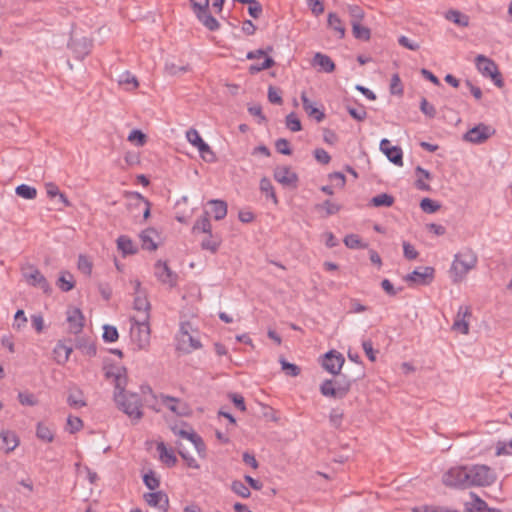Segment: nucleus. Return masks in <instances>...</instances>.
Masks as SVG:
<instances>
[{
  "instance_id": "f257e3e1",
  "label": "nucleus",
  "mask_w": 512,
  "mask_h": 512,
  "mask_svg": "<svg viewBox=\"0 0 512 512\" xmlns=\"http://www.w3.org/2000/svg\"><path fill=\"white\" fill-rule=\"evenodd\" d=\"M477 262L476 253L470 248H465L455 254L450 268L452 281L454 283L462 281L476 267Z\"/></svg>"
},
{
  "instance_id": "f03ea898",
  "label": "nucleus",
  "mask_w": 512,
  "mask_h": 512,
  "mask_svg": "<svg viewBox=\"0 0 512 512\" xmlns=\"http://www.w3.org/2000/svg\"><path fill=\"white\" fill-rule=\"evenodd\" d=\"M114 401L130 419L139 421L142 418V400L137 393H114Z\"/></svg>"
},
{
  "instance_id": "7ed1b4c3",
  "label": "nucleus",
  "mask_w": 512,
  "mask_h": 512,
  "mask_svg": "<svg viewBox=\"0 0 512 512\" xmlns=\"http://www.w3.org/2000/svg\"><path fill=\"white\" fill-rule=\"evenodd\" d=\"M150 315H138L131 318L130 337L137 349H145L150 342Z\"/></svg>"
},
{
  "instance_id": "20e7f679",
  "label": "nucleus",
  "mask_w": 512,
  "mask_h": 512,
  "mask_svg": "<svg viewBox=\"0 0 512 512\" xmlns=\"http://www.w3.org/2000/svg\"><path fill=\"white\" fill-rule=\"evenodd\" d=\"M468 474V487H485L492 485L496 474L489 466L484 464L466 465Z\"/></svg>"
},
{
  "instance_id": "39448f33",
  "label": "nucleus",
  "mask_w": 512,
  "mask_h": 512,
  "mask_svg": "<svg viewBox=\"0 0 512 512\" xmlns=\"http://www.w3.org/2000/svg\"><path fill=\"white\" fill-rule=\"evenodd\" d=\"M475 66L479 73L485 78H490L495 86L498 88L504 86L502 75L497 64L492 59L479 54L475 57Z\"/></svg>"
},
{
  "instance_id": "423d86ee",
  "label": "nucleus",
  "mask_w": 512,
  "mask_h": 512,
  "mask_svg": "<svg viewBox=\"0 0 512 512\" xmlns=\"http://www.w3.org/2000/svg\"><path fill=\"white\" fill-rule=\"evenodd\" d=\"M192 10L198 21L209 31L220 28L218 20L209 12V0H190Z\"/></svg>"
},
{
  "instance_id": "0eeeda50",
  "label": "nucleus",
  "mask_w": 512,
  "mask_h": 512,
  "mask_svg": "<svg viewBox=\"0 0 512 512\" xmlns=\"http://www.w3.org/2000/svg\"><path fill=\"white\" fill-rule=\"evenodd\" d=\"M350 388L351 381L346 378L327 379L320 385V392L326 397L342 399L348 394Z\"/></svg>"
},
{
  "instance_id": "6e6552de",
  "label": "nucleus",
  "mask_w": 512,
  "mask_h": 512,
  "mask_svg": "<svg viewBox=\"0 0 512 512\" xmlns=\"http://www.w3.org/2000/svg\"><path fill=\"white\" fill-rule=\"evenodd\" d=\"M442 482L445 486L456 489H467L468 474L467 466H454L447 470L442 476Z\"/></svg>"
},
{
  "instance_id": "1a4fd4ad",
  "label": "nucleus",
  "mask_w": 512,
  "mask_h": 512,
  "mask_svg": "<svg viewBox=\"0 0 512 512\" xmlns=\"http://www.w3.org/2000/svg\"><path fill=\"white\" fill-rule=\"evenodd\" d=\"M155 277L165 285L174 287L177 284L178 276L173 272L164 261H157L154 266Z\"/></svg>"
},
{
  "instance_id": "9d476101",
  "label": "nucleus",
  "mask_w": 512,
  "mask_h": 512,
  "mask_svg": "<svg viewBox=\"0 0 512 512\" xmlns=\"http://www.w3.org/2000/svg\"><path fill=\"white\" fill-rule=\"evenodd\" d=\"M344 362L345 359L341 353L331 350L324 355L322 366L327 372L333 375H338Z\"/></svg>"
},
{
  "instance_id": "9b49d317",
  "label": "nucleus",
  "mask_w": 512,
  "mask_h": 512,
  "mask_svg": "<svg viewBox=\"0 0 512 512\" xmlns=\"http://www.w3.org/2000/svg\"><path fill=\"white\" fill-rule=\"evenodd\" d=\"M434 268L430 266L415 269L406 275L405 281L417 285H428L434 278Z\"/></svg>"
},
{
  "instance_id": "f8f14e48",
  "label": "nucleus",
  "mask_w": 512,
  "mask_h": 512,
  "mask_svg": "<svg viewBox=\"0 0 512 512\" xmlns=\"http://www.w3.org/2000/svg\"><path fill=\"white\" fill-rule=\"evenodd\" d=\"M493 133L494 130H492L489 126L485 124H479L469 129L464 134V140L474 144H481L490 138Z\"/></svg>"
},
{
  "instance_id": "ddd939ff",
  "label": "nucleus",
  "mask_w": 512,
  "mask_h": 512,
  "mask_svg": "<svg viewBox=\"0 0 512 512\" xmlns=\"http://www.w3.org/2000/svg\"><path fill=\"white\" fill-rule=\"evenodd\" d=\"M23 276L29 285L40 288L44 293L51 291L47 279L37 268L30 267L27 271L23 272Z\"/></svg>"
},
{
  "instance_id": "4468645a",
  "label": "nucleus",
  "mask_w": 512,
  "mask_h": 512,
  "mask_svg": "<svg viewBox=\"0 0 512 512\" xmlns=\"http://www.w3.org/2000/svg\"><path fill=\"white\" fill-rule=\"evenodd\" d=\"M380 150L390 162L397 166H403V152L399 146H392L388 139H382Z\"/></svg>"
},
{
  "instance_id": "2eb2a0df",
  "label": "nucleus",
  "mask_w": 512,
  "mask_h": 512,
  "mask_svg": "<svg viewBox=\"0 0 512 512\" xmlns=\"http://www.w3.org/2000/svg\"><path fill=\"white\" fill-rule=\"evenodd\" d=\"M471 317V310L469 306L461 305L458 308L456 317L454 319L453 323V330L460 332L461 334H468L469 333V323L466 320V318Z\"/></svg>"
},
{
  "instance_id": "dca6fc26",
  "label": "nucleus",
  "mask_w": 512,
  "mask_h": 512,
  "mask_svg": "<svg viewBox=\"0 0 512 512\" xmlns=\"http://www.w3.org/2000/svg\"><path fill=\"white\" fill-rule=\"evenodd\" d=\"M67 322L69 332L72 334H79L84 326V316L80 309L73 308L67 311Z\"/></svg>"
},
{
  "instance_id": "f3484780",
  "label": "nucleus",
  "mask_w": 512,
  "mask_h": 512,
  "mask_svg": "<svg viewBox=\"0 0 512 512\" xmlns=\"http://www.w3.org/2000/svg\"><path fill=\"white\" fill-rule=\"evenodd\" d=\"M274 178L277 182L285 185L292 186L297 183L298 177L295 172H293L287 166H280L274 170Z\"/></svg>"
},
{
  "instance_id": "a211bd4d",
  "label": "nucleus",
  "mask_w": 512,
  "mask_h": 512,
  "mask_svg": "<svg viewBox=\"0 0 512 512\" xmlns=\"http://www.w3.org/2000/svg\"><path fill=\"white\" fill-rule=\"evenodd\" d=\"M144 499L148 505L157 507L160 510L167 511L169 500L167 495L162 491H155L144 494Z\"/></svg>"
},
{
  "instance_id": "6ab92c4d",
  "label": "nucleus",
  "mask_w": 512,
  "mask_h": 512,
  "mask_svg": "<svg viewBox=\"0 0 512 512\" xmlns=\"http://www.w3.org/2000/svg\"><path fill=\"white\" fill-rule=\"evenodd\" d=\"M19 445L17 435L10 430H3L0 433V450L5 453L12 452Z\"/></svg>"
},
{
  "instance_id": "aec40b11",
  "label": "nucleus",
  "mask_w": 512,
  "mask_h": 512,
  "mask_svg": "<svg viewBox=\"0 0 512 512\" xmlns=\"http://www.w3.org/2000/svg\"><path fill=\"white\" fill-rule=\"evenodd\" d=\"M131 200V205L143 212L144 220L148 219L150 216L151 203L139 192H133L131 194Z\"/></svg>"
},
{
  "instance_id": "412c9836",
  "label": "nucleus",
  "mask_w": 512,
  "mask_h": 512,
  "mask_svg": "<svg viewBox=\"0 0 512 512\" xmlns=\"http://www.w3.org/2000/svg\"><path fill=\"white\" fill-rule=\"evenodd\" d=\"M108 376L111 375L114 381L115 391L114 393H125V387L127 384V377L125 375V370L122 368H115L111 370L107 374Z\"/></svg>"
},
{
  "instance_id": "4be33fe9",
  "label": "nucleus",
  "mask_w": 512,
  "mask_h": 512,
  "mask_svg": "<svg viewBox=\"0 0 512 512\" xmlns=\"http://www.w3.org/2000/svg\"><path fill=\"white\" fill-rule=\"evenodd\" d=\"M159 453V459L162 463L167 465L168 467H173L177 463V457L174 454L173 450L167 449L166 445L163 442H159L156 447Z\"/></svg>"
},
{
  "instance_id": "5701e85b",
  "label": "nucleus",
  "mask_w": 512,
  "mask_h": 512,
  "mask_svg": "<svg viewBox=\"0 0 512 512\" xmlns=\"http://www.w3.org/2000/svg\"><path fill=\"white\" fill-rule=\"evenodd\" d=\"M180 342V349L191 351L201 348V342L197 338L193 337L191 334H189L187 331L181 330V336L179 339Z\"/></svg>"
},
{
  "instance_id": "b1692460",
  "label": "nucleus",
  "mask_w": 512,
  "mask_h": 512,
  "mask_svg": "<svg viewBox=\"0 0 512 512\" xmlns=\"http://www.w3.org/2000/svg\"><path fill=\"white\" fill-rule=\"evenodd\" d=\"M69 46L77 54L78 58H83L90 52L92 43L87 38L83 37L81 40L72 39Z\"/></svg>"
},
{
  "instance_id": "393cba45",
  "label": "nucleus",
  "mask_w": 512,
  "mask_h": 512,
  "mask_svg": "<svg viewBox=\"0 0 512 512\" xmlns=\"http://www.w3.org/2000/svg\"><path fill=\"white\" fill-rule=\"evenodd\" d=\"M314 66H319L324 72L331 73L335 69V64L332 59L323 53L317 52L312 61Z\"/></svg>"
},
{
  "instance_id": "a878e982",
  "label": "nucleus",
  "mask_w": 512,
  "mask_h": 512,
  "mask_svg": "<svg viewBox=\"0 0 512 512\" xmlns=\"http://www.w3.org/2000/svg\"><path fill=\"white\" fill-rule=\"evenodd\" d=\"M301 100L303 109L310 117L315 118L317 122H321L324 119V113L314 106V104L306 96L305 92L301 94Z\"/></svg>"
},
{
  "instance_id": "bb28decb",
  "label": "nucleus",
  "mask_w": 512,
  "mask_h": 512,
  "mask_svg": "<svg viewBox=\"0 0 512 512\" xmlns=\"http://www.w3.org/2000/svg\"><path fill=\"white\" fill-rule=\"evenodd\" d=\"M155 237H157V232L154 229H146L140 234V239L142 242V248L154 251L157 249V244L155 243Z\"/></svg>"
},
{
  "instance_id": "cd10ccee",
  "label": "nucleus",
  "mask_w": 512,
  "mask_h": 512,
  "mask_svg": "<svg viewBox=\"0 0 512 512\" xmlns=\"http://www.w3.org/2000/svg\"><path fill=\"white\" fill-rule=\"evenodd\" d=\"M208 205L211 206V213L216 220H222L227 215V204L222 200H210Z\"/></svg>"
},
{
  "instance_id": "c85d7f7f",
  "label": "nucleus",
  "mask_w": 512,
  "mask_h": 512,
  "mask_svg": "<svg viewBox=\"0 0 512 512\" xmlns=\"http://www.w3.org/2000/svg\"><path fill=\"white\" fill-rule=\"evenodd\" d=\"M328 26L338 33V38L343 39L345 37L346 29L341 19L336 13L330 12L328 14Z\"/></svg>"
},
{
  "instance_id": "c756f323",
  "label": "nucleus",
  "mask_w": 512,
  "mask_h": 512,
  "mask_svg": "<svg viewBox=\"0 0 512 512\" xmlns=\"http://www.w3.org/2000/svg\"><path fill=\"white\" fill-rule=\"evenodd\" d=\"M117 247L124 256L133 255L137 252L136 245L129 237L125 235H122L117 239Z\"/></svg>"
},
{
  "instance_id": "7c9ffc66",
  "label": "nucleus",
  "mask_w": 512,
  "mask_h": 512,
  "mask_svg": "<svg viewBox=\"0 0 512 512\" xmlns=\"http://www.w3.org/2000/svg\"><path fill=\"white\" fill-rule=\"evenodd\" d=\"M57 286L63 292L72 290L75 286L73 275L68 271L61 272L57 280Z\"/></svg>"
},
{
  "instance_id": "2f4dec72",
  "label": "nucleus",
  "mask_w": 512,
  "mask_h": 512,
  "mask_svg": "<svg viewBox=\"0 0 512 512\" xmlns=\"http://www.w3.org/2000/svg\"><path fill=\"white\" fill-rule=\"evenodd\" d=\"M36 436L41 441L50 443L54 439V431L49 425L39 422L36 427Z\"/></svg>"
},
{
  "instance_id": "473e14b6",
  "label": "nucleus",
  "mask_w": 512,
  "mask_h": 512,
  "mask_svg": "<svg viewBox=\"0 0 512 512\" xmlns=\"http://www.w3.org/2000/svg\"><path fill=\"white\" fill-rule=\"evenodd\" d=\"M445 18L461 27H467L469 25V17L458 10H448L445 13Z\"/></svg>"
},
{
  "instance_id": "72a5a7b5",
  "label": "nucleus",
  "mask_w": 512,
  "mask_h": 512,
  "mask_svg": "<svg viewBox=\"0 0 512 512\" xmlns=\"http://www.w3.org/2000/svg\"><path fill=\"white\" fill-rule=\"evenodd\" d=\"M394 197L387 193H381L371 198L369 205L373 207H391Z\"/></svg>"
},
{
  "instance_id": "f704fd0d",
  "label": "nucleus",
  "mask_w": 512,
  "mask_h": 512,
  "mask_svg": "<svg viewBox=\"0 0 512 512\" xmlns=\"http://www.w3.org/2000/svg\"><path fill=\"white\" fill-rule=\"evenodd\" d=\"M207 235L208 237L201 241V248L215 253L221 244V239L218 236L212 235V231Z\"/></svg>"
},
{
  "instance_id": "c9c22d12",
  "label": "nucleus",
  "mask_w": 512,
  "mask_h": 512,
  "mask_svg": "<svg viewBox=\"0 0 512 512\" xmlns=\"http://www.w3.org/2000/svg\"><path fill=\"white\" fill-rule=\"evenodd\" d=\"M162 402L170 411L178 415L185 414V407H181V403L178 399L171 396H162Z\"/></svg>"
},
{
  "instance_id": "e433bc0d",
  "label": "nucleus",
  "mask_w": 512,
  "mask_h": 512,
  "mask_svg": "<svg viewBox=\"0 0 512 512\" xmlns=\"http://www.w3.org/2000/svg\"><path fill=\"white\" fill-rule=\"evenodd\" d=\"M260 190L262 193H264L266 195L267 198H270L274 204L278 203V199L275 194L274 187L268 178L263 177L260 180Z\"/></svg>"
},
{
  "instance_id": "4c0bfd02",
  "label": "nucleus",
  "mask_w": 512,
  "mask_h": 512,
  "mask_svg": "<svg viewBox=\"0 0 512 512\" xmlns=\"http://www.w3.org/2000/svg\"><path fill=\"white\" fill-rule=\"evenodd\" d=\"M192 231L193 233H205V234H210L211 232V223H210V220L207 216V213L199 218L193 225V228H192Z\"/></svg>"
},
{
  "instance_id": "58836bf2",
  "label": "nucleus",
  "mask_w": 512,
  "mask_h": 512,
  "mask_svg": "<svg viewBox=\"0 0 512 512\" xmlns=\"http://www.w3.org/2000/svg\"><path fill=\"white\" fill-rule=\"evenodd\" d=\"M16 194L24 199L32 200L37 196V190L29 185L21 184L16 187Z\"/></svg>"
},
{
  "instance_id": "ea45409f",
  "label": "nucleus",
  "mask_w": 512,
  "mask_h": 512,
  "mask_svg": "<svg viewBox=\"0 0 512 512\" xmlns=\"http://www.w3.org/2000/svg\"><path fill=\"white\" fill-rule=\"evenodd\" d=\"M133 308L135 311L139 313V315L149 314L151 304L147 298H134L133 300Z\"/></svg>"
},
{
  "instance_id": "a19ab883",
  "label": "nucleus",
  "mask_w": 512,
  "mask_h": 512,
  "mask_svg": "<svg viewBox=\"0 0 512 512\" xmlns=\"http://www.w3.org/2000/svg\"><path fill=\"white\" fill-rule=\"evenodd\" d=\"M274 64L275 61L271 57L265 56L264 61L262 63L251 64L249 66L248 71L250 74L254 75L258 72L271 68L272 66H274Z\"/></svg>"
},
{
  "instance_id": "79ce46f5",
  "label": "nucleus",
  "mask_w": 512,
  "mask_h": 512,
  "mask_svg": "<svg viewBox=\"0 0 512 512\" xmlns=\"http://www.w3.org/2000/svg\"><path fill=\"white\" fill-rule=\"evenodd\" d=\"M54 352L57 354V362L63 364L68 361L70 354L72 353V348L58 343L54 349Z\"/></svg>"
},
{
  "instance_id": "37998d69",
  "label": "nucleus",
  "mask_w": 512,
  "mask_h": 512,
  "mask_svg": "<svg viewBox=\"0 0 512 512\" xmlns=\"http://www.w3.org/2000/svg\"><path fill=\"white\" fill-rule=\"evenodd\" d=\"M351 24H352V32L356 39H361V40H366V41L370 39L371 33L367 27L362 26L360 24V22L359 23L351 22Z\"/></svg>"
},
{
  "instance_id": "c03bdc74",
  "label": "nucleus",
  "mask_w": 512,
  "mask_h": 512,
  "mask_svg": "<svg viewBox=\"0 0 512 512\" xmlns=\"http://www.w3.org/2000/svg\"><path fill=\"white\" fill-rule=\"evenodd\" d=\"M200 153L201 158L206 162H213L216 159L214 152L210 146L204 141L196 147Z\"/></svg>"
},
{
  "instance_id": "a18cd8bd",
  "label": "nucleus",
  "mask_w": 512,
  "mask_h": 512,
  "mask_svg": "<svg viewBox=\"0 0 512 512\" xmlns=\"http://www.w3.org/2000/svg\"><path fill=\"white\" fill-rule=\"evenodd\" d=\"M143 482L149 490H156L160 485V480L154 471H149L143 476Z\"/></svg>"
},
{
  "instance_id": "49530a36",
  "label": "nucleus",
  "mask_w": 512,
  "mask_h": 512,
  "mask_svg": "<svg viewBox=\"0 0 512 512\" xmlns=\"http://www.w3.org/2000/svg\"><path fill=\"white\" fill-rule=\"evenodd\" d=\"M231 490L242 498H249L251 495L249 488L239 480H235L232 482Z\"/></svg>"
},
{
  "instance_id": "de8ad7c7",
  "label": "nucleus",
  "mask_w": 512,
  "mask_h": 512,
  "mask_svg": "<svg viewBox=\"0 0 512 512\" xmlns=\"http://www.w3.org/2000/svg\"><path fill=\"white\" fill-rule=\"evenodd\" d=\"M103 340L107 343H113L117 341L119 334L117 328L112 325L103 326Z\"/></svg>"
},
{
  "instance_id": "09e8293b",
  "label": "nucleus",
  "mask_w": 512,
  "mask_h": 512,
  "mask_svg": "<svg viewBox=\"0 0 512 512\" xmlns=\"http://www.w3.org/2000/svg\"><path fill=\"white\" fill-rule=\"evenodd\" d=\"M286 127L292 132H298L302 129L301 122L295 113H290L286 116Z\"/></svg>"
},
{
  "instance_id": "8fccbe9b",
  "label": "nucleus",
  "mask_w": 512,
  "mask_h": 512,
  "mask_svg": "<svg viewBox=\"0 0 512 512\" xmlns=\"http://www.w3.org/2000/svg\"><path fill=\"white\" fill-rule=\"evenodd\" d=\"M344 244L350 249L365 248L366 245L361 242V239L356 234H349L344 238Z\"/></svg>"
},
{
  "instance_id": "3c124183",
  "label": "nucleus",
  "mask_w": 512,
  "mask_h": 512,
  "mask_svg": "<svg viewBox=\"0 0 512 512\" xmlns=\"http://www.w3.org/2000/svg\"><path fill=\"white\" fill-rule=\"evenodd\" d=\"M118 82L120 85H127V86L131 85L132 89H135L138 87V81H137L136 77L129 71H125L124 73H122L119 76Z\"/></svg>"
},
{
  "instance_id": "603ef678",
  "label": "nucleus",
  "mask_w": 512,
  "mask_h": 512,
  "mask_svg": "<svg viewBox=\"0 0 512 512\" xmlns=\"http://www.w3.org/2000/svg\"><path fill=\"white\" fill-rule=\"evenodd\" d=\"M346 109H347L349 115L357 121H363L367 117V112L363 105H359V107H357V108L347 106Z\"/></svg>"
},
{
  "instance_id": "864d4df0",
  "label": "nucleus",
  "mask_w": 512,
  "mask_h": 512,
  "mask_svg": "<svg viewBox=\"0 0 512 512\" xmlns=\"http://www.w3.org/2000/svg\"><path fill=\"white\" fill-rule=\"evenodd\" d=\"M390 93L393 95H402L403 86L398 74H393L390 81Z\"/></svg>"
},
{
  "instance_id": "5fc2aeb1",
  "label": "nucleus",
  "mask_w": 512,
  "mask_h": 512,
  "mask_svg": "<svg viewBox=\"0 0 512 512\" xmlns=\"http://www.w3.org/2000/svg\"><path fill=\"white\" fill-rule=\"evenodd\" d=\"M420 207L426 213H434L440 208V205L430 198H423Z\"/></svg>"
},
{
  "instance_id": "6e6d98bb",
  "label": "nucleus",
  "mask_w": 512,
  "mask_h": 512,
  "mask_svg": "<svg viewBox=\"0 0 512 512\" xmlns=\"http://www.w3.org/2000/svg\"><path fill=\"white\" fill-rule=\"evenodd\" d=\"M18 400L24 406H35L38 404V400L34 394L29 392H20L18 394Z\"/></svg>"
},
{
  "instance_id": "4d7b16f0",
  "label": "nucleus",
  "mask_w": 512,
  "mask_h": 512,
  "mask_svg": "<svg viewBox=\"0 0 512 512\" xmlns=\"http://www.w3.org/2000/svg\"><path fill=\"white\" fill-rule=\"evenodd\" d=\"M186 139L194 147H197L202 142H204L199 132L194 128H190L189 130H187Z\"/></svg>"
},
{
  "instance_id": "13d9d810",
  "label": "nucleus",
  "mask_w": 512,
  "mask_h": 512,
  "mask_svg": "<svg viewBox=\"0 0 512 512\" xmlns=\"http://www.w3.org/2000/svg\"><path fill=\"white\" fill-rule=\"evenodd\" d=\"M67 402L71 407L81 408L86 405V402L82 398L81 392L71 393L67 398Z\"/></svg>"
},
{
  "instance_id": "bf43d9fd",
  "label": "nucleus",
  "mask_w": 512,
  "mask_h": 512,
  "mask_svg": "<svg viewBox=\"0 0 512 512\" xmlns=\"http://www.w3.org/2000/svg\"><path fill=\"white\" fill-rule=\"evenodd\" d=\"M420 110L425 116L429 118H434L436 116V108L434 105L430 104L426 98L421 99Z\"/></svg>"
},
{
  "instance_id": "052dcab7",
  "label": "nucleus",
  "mask_w": 512,
  "mask_h": 512,
  "mask_svg": "<svg viewBox=\"0 0 512 512\" xmlns=\"http://www.w3.org/2000/svg\"><path fill=\"white\" fill-rule=\"evenodd\" d=\"M178 453L186 462L187 466L193 469H198L199 464L196 459L191 456L187 451H185L181 446H178Z\"/></svg>"
},
{
  "instance_id": "680f3d73",
  "label": "nucleus",
  "mask_w": 512,
  "mask_h": 512,
  "mask_svg": "<svg viewBox=\"0 0 512 512\" xmlns=\"http://www.w3.org/2000/svg\"><path fill=\"white\" fill-rule=\"evenodd\" d=\"M83 426V422L79 417L69 416L67 418V429L70 433L78 432Z\"/></svg>"
},
{
  "instance_id": "e2e57ef3",
  "label": "nucleus",
  "mask_w": 512,
  "mask_h": 512,
  "mask_svg": "<svg viewBox=\"0 0 512 512\" xmlns=\"http://www.w3.org/2000/svg\"><path fill=\"white\" fill-rule=\"evenodd\" d=\"M348 12H349V15L352 18L351 22L359 23L364 18V11L358 5H349L348 6Z\"/></svg>"
},
{
  "instance_id": "0e129e2a",
  "label": "nucleus",
  "mask_w": 512,
  "mask_h": 512,
  "mask_svg": "<svg viewBox=\"0 0 512 512\" xmlns=\"http://www.w3.org/2000/svg\"><path fill=\"white\" fill-rule=\"evenodd\" d=\"M398 43L401 46H403L406 49L411 50V51H416L420 48V45L417 42L413 41L412 39H410L404 35H402L398 38Z\"/></svg>"
},
{
  "instance_id": "69168bd1",
  "label": "nucleus",
  "mask_w": 512,
  "mask_h": 512,
  "mask_svg": "<svg viewBox=\"0 0 512 512\" xmlns=\"http://www.w3.org/2000/svg\"><path fill=\"white\" fill-rule=\"evenodd\" d=\"M276 150L283 155H290L292 150L290 148V144L288 140L284 138H280L275 142Z\"/></svg>"
},
{
  "instance_id": "338daca9",
  "label": "nucleus",
  "mask_w": 512,
  "mask_h": 512,
  "mask_svg": "<svg viewBox=\"0 0 512 512\" xmlns=\"http://www.w3.org/2000/svg\"><path fill=\"white\" fill-rule=\"evenodd\" d=\"M475 497L474 502L472 503V507L468 508V512H484L487 508V503L480 499L477 495L472 494Z\"/></svg>"
},
{
  "instance_id": "774afa93",
  "label": "nucleus",
  "mask_w": 512,
  "mask_h": 512,
  "mask_svg": "<svg viewBox=\"0 0 512 512\" xmlns=\"http://www.w3.org/2000/svg\"><path fill=\"white\" fill-rule=\"evenodd\" d=\"M414 512H458L456 510H450L443 507L437 506H420L413 509Z\"/></svg>"
}]
</instances>
